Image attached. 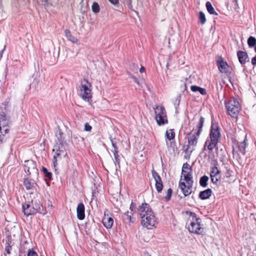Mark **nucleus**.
<instances>
[{
  "instance_id": "30",
  "label": "nucleus",
  "mask_w": 256,
  "mask_h": 256,
  "mask_svg": "<svg viewBox=\"0 0 256 256\" xmlns=\"http://www.w3.org/2000/svg\"><path fill=\"white\" fill-rule=\"evenodd\" d=\"M118 152H114V164L116 166V168H120V156L118 154Z\"/></svg>"
},
{
  "instance_id": "48",
  "label": "nucleus",
  "mask_w": 256,
  "mask_h": 256,
  "mask_svg": "<svg viewBox=\"0 0 256 256\" xmlns=\"http://www.w3.org/2000/svg\"><path fill=\"white\" fill-rule=\"evenodd\" d=\"M58 133L60 136V138H58L59 140L60 141V144H62L61 142H62V138L61 137V135L62 134V131L60 130H58Z\"/></svg>"
},
{
  "instance_id": "20",
  "label": "nucleus",
  "mask_w": 256,
  "mask_h": 256,
  "mask_svg": "<svg viewBox=\"0 0 256 256\" xmlns=\"http://www.w3.org/2000/svg\"><path fill=\"white\" fill-rule=\"evenodd\" d=\"M218 141L213 140H206V146H207V148L209 150V153L210 154L213 150L216 148V149L218 148L216 147L218 145Z\"/></svg>"
},
{
  "instance_id": "19",
  "label": "nucleus",
  "mask_w": 256,
  "mask_h": 256,
  "mask_svg": "<svg viewBox=\"0 0 256 256\" xmlns=\"http://www.w3.org/2000/svg\"><path fill=\"white\" fill-rule=\"evenodd\" d=\"M54 151L56 150L54 155V163L56 161V158H59L62 155L65 156L66 154L64 150L62 149H60V145H56L53 149Z\"/></svg>"
},
{
  "instance_id": "13",
  "label": "nucleus",
  "mask_w": 256,
  "mask_h": 256,
  "mask_svg": "<svg viewBox=\"0 0 256 256\" xmlns=\"http://www.w3.org/2000/svg\"><path fill=\"white\" fill-rule=\"evenodd\" d=\"M192 182L190 184L186 185L184 182H179V188L181 190L185 196H189L192 192Z\"/></svg>"
},
{
  "instance_id": "21",
  "label": "nucleus",
  "mask_w": 256,
  "mask_h": 256,
  "mask_svg": "<svg viewBox=\"0 0 256 256\" xmlns=\"http://www.w3.org/2000/svg\"><path fill=\"white\" fill-rule=\"evenodd\" d=\"M212 190L210 188H208L202 191L199 194V198L201 200H206L208 198L212 195Z\"/></svg>"
},
{
  "instance_id": "17",
  "label": "nucleus",
  "mask_w": 256,
  "mask_h": 256,
  "mask_svg": "<svg viewBox=\"0 0 256 256\" xmlns=\"http://www.w3.org/2000/svg\"><path fill=\"white\" fill-rule=\"evenodd\" d=\"M14 246L12 236L10 235H8L6 238L5 252L6 254H10L12 251V247Z\"/></svg>"
},
{
  "instance_id": "1",
  "label": "nucleus",
  "mask_w": 256,
  "mask_h": 256,
  "mask_svg": "<svg viewBox=\"0 0 256 256\" xmlns=\"http://www.w3.org/2000/svg\"><path fill=\"white\" fill-rule=\"evenodd\" d=\"M140 215L142 218V224L148 229H152L156 224V218L150 206L142 203L139 208Z\"/></svg>"
},
{
  "instance_id": "53",
  "label": "nucleus",
  "mask_w": 256,
  "mask_h": 256,
  "mask_svg": "<svg viewBox=\"0 0 256 256\" xmlns=\"http://www.w3.org/2000/svg\"><path fill=\"white\" fill-rule=\"evenodd\" d=\"M206 148H207V146H206V143H205L204 144V146L203 150H206Z\"/></svg>"
},
{
  "instance_id": "38",
  "label": "nucleus",
  "mask_w": 256,
  "mask_h": 256,
  "mask_svg": "<svg viewBox=\"0 0 256 256\" xmlns=\"http://www.w3.org/2000/svg\"><path fill=\"white\" fill-rule=\"evenodd\" d=\"M192 170V168L191 166L187 163H184L182 168V174H186L187 172L185 170Z\"/></svg>"
},
{
  "instance_id": "39",
  "label": "nucleus",
  "mask_w": 256,
  "mask_h": 256,
  "mask_svg": "<svg viewBox=\"0 0 256 256\" xmlns=\"http://www.w3.org/2000/svg\"><path fill=\"white\" fill-rule=\"evenodd\" d=\"M82 140V138L79 136L78 134H74L72 136V142H79L80 140Z\"/></svg>"
},
{
  "instance_id": "9",
  "label": "nucleus",
  "mask_w": 256,
  "mask_h": 256,
  "mask_svg": "<svg viewBox=\"0 0 256 256\" xmlns=\"http://www.w3.org/2000/svg\"><path fill=\"white\" fill-rule=\"evenodd\" d=\"M214 164V166H212L210 168V180L212 184L218 186L221 179L220 171L218 168V162L216 161Z\"/></svg>"
},
{
  "instance_id": "16",
  "label": "nucleus",
  "mask_w": 256,
  "mask_h": 256,
  "mask_svg": "<svg viewBox=\"0 0 256 256\" xmlns=\"http://www.w3.org/2000/svg\"><path fill=\"white\" fill-rule=\"evenodd\" d=\"M85 208L82 202L78 204L76 208V214L78 218L80 220H83L85 218Z\"/></svg>"
},
{
  "instance_id": "43",
  "label": "nucleus",
  "mask_w": 256,
  "mask_h": 256,
  "mask_svg": "<svg viewBox=\"0 0 256 256\" xmlns=\"http://www.w3.org/2000/svg\"><path fill=\"white\" fill-rule=\"evenodd\" d=\"M128 76H130V78H132V79H133V80H134V81L136 84H137L138 85H140V84L139 81L138 80V78H137L136 76H132V75L129 72H128Z\"/></svg>"
},
{
  "instance_id": "32",
  "label": "nucleus",
  "mask_w": 256,
  "mask_h": 256,
  "mask_svg": "<svg viewBox=\"0 0 256 256\" xmlns=\"http://www.w3.org/2000/svg\"><path fill=\"white\" fill-rule=\"evenodd\" d=\"M248 44L250 48H252L256 45V38L252 36L248 39Z\"/></svg>"
},
{
  "instance_id": "28",
  "label": "nucleus",
  "mask_w": 256,
  "mask_h": 256,
  "mask_svg": "<svg viewBox=\"0 0 256 256\" xmlns=\"http://www.w3.org/2000/svg\"><path fill=\"white\" fill-rule=\"evenodd\" d=\"M184 180H185L188 184H190V182H192V184H193V180H192V174L191 172H186V174H184Z\"/></svg>"
},
{
  "instance_id": "12",
  "label": "nucleus",
  "mask_w": 256,
  "mask_h": 256,
  "mask_svg": "<svg viewBox=\"0 0 256 256\" xmlns=\"http://www.w3.org/2000/svg\"><path fill=\"white\" fill-rule=\"evenodd\" d=\"M216 64L219 71L221 73H228V63L220 57V60L216 61Z\"/></svg>"
},
{
  "instance_id": "50",
  "label": "nucleus",
  "mask_w": 256,
  "mask_h": 256,
  "mask_svg": "<svg viewBox=\"0 0 256 256\" xmlns=\"http://www.w3.org/2000/svg\"><path fill=\"white\" fill-rule=\"evenodd\" d=\"M140 72L141 73H142V72H145V68L144 67H143V66H142L140 68Z\"/></svg>"
},
{
  "instance_id": "8",
  "label": "nucleus",
  "mask_w": 256,
  "mask_h": 256,
  "mask_svg": "<svg viewBox=\"0 0 256 256\" xmlns=\"http://www.w3.org/2000/svg\"><path fill=\"white\" fill-rule=\"evenodd\" d=\"M154 114L155 119L158 126H163L168 123L166 112L163 106H157L154 109Z\"/></svg>"
},
{
  "instance_id": "5",
  "label": "nucleus",
  "mask_w": 256,
  "mask_h": 256,
  "mask_svg": "<svg viewBox=\"0 0 256 256\" xmlns=\"http://www.w3.org/2000/svg\"><path fill=\"white\" fill-rule=\"evenodd\" d=\"M91 84L88 80L84 79L80 86H79V95L83 100L88 102L92 98Z\"/></svg>"
},
{
  "instance_id": "56",
  "label": "nucleus",
  "mask_w": 256,
  "mask_h": 256,
  "mask_svg": "<svg viewBox=\"0 0 256 256\" xmlns=\"http://www.w3.org/2000/svg\"><path fill=\"white\" fill-rule=\"evenodd\" d=\"M144 254H145V256H151L148 253H146V252H145Z\"/></svg>"
},
{
  "instance_id": "31",
  "label": "nucleus",
  "mask_w": 256,
  "mask_h": 256,
  "mask_svg": "<svg viewBox=\"0 0 256 256\" xmlns=\"http://www.w3.org/2000/svg\"><path fill=\"white\" fill-rule=\"evenodd\" d=\"M132 212L127 211L124 213V220L127 221L128 222H133L134 221L132 220Z\"/></svg>"
},
{
  "instance_id": "34",
  "label": "nucleus",
  "mask_w": 256,
  "mask_h": 256,
  "mask_svg": "<svg viewBox=\"0 0 256 256\" xmlns=\"http://www.w3.org/2000/svg\"><path fill=\"white\" fill-rule=\"evenodd\" d=\"M42 172L44 174V176L48 180H50L52 178V174L48 172L47 168L44 166L42 168Z\"/></svg>"
},
{
  "instance_id": "49",
  "label": "nucleus",
  "mask_w": 256,
  "mask_h": 256,
  "mask_svg": "<svg viewBox=\"0 0 256 256\" xmlns=\"http://www.w3.org/2000/svg\"><path fill=\"white\" fill-rule=\"evenodd\" d=\"M112 4H116L118 3V0H108Z\"/></svg>"
},
{
  "instance_id": "10",
  "label": "nucleus",
  "mask_w": 256,
  "mask_h": 256,
  "mask_svg": "<svg viewBox=\"0 0 256 256\" xmlns=\"http://www.w3.org/2000/svg\"><path fill=\"white\" fill-rule=\"evenodd\" d=\"M31 206H32V211L30 212L29 213H40L44 214L46 213L44 212L42 206L40 202L32 200L31 203Z\"/></svg>"
},
{
  "instance_id": "45",
  "label": "nucleus",
  "mask_w": 256,
  "mask_h": 256,
  "mask_svg": "<svg viewBox=\"0 0 256 256\" xmlns=\"http://www.w3.org/2000/svg\"><path fill=\"white\" fill-rule=\"evenodd\" d=\"M251 62L252 65L254 66H256V56H255L253 58H252Z\"/></svg>"
},
{
  "instance_id": "35",
  "label": "nucleus",
  "mask_w": 256,
  "mask_h": 256,
  "mask_svg": "<svg viewBox=\"0 0 256 256\" xmlns=\"http://www.w3.org/2000/svg\"><path fill=\"white\" fill-rule=\"evenodd\" d=\"M92 10L95 14L98 13L100 12V6L98 2H93L92 6Z\"/></svg>"
},
{
  "instance_id": "46",
  "label": "nucleus",
  "mask_w": 256,
  "mask_h": 256,
  "mask_svg": "<svg viewBox=\"0 0 256 256\" xmlns=\"http://www.w3.org/2000/svg\"><path fill=\"white\" fill-rule=\"evenodd\" d=\"M234 9L236 10L238 8V0H234Z\"/></svg>"
},
{
  "instance_id": "36",
  "label": "nucleus",
  "mask_w": 256,
  "mask_h": 256,
  "mask_svg": "<svg viewBox=\"0 0 256 256\" xmlns=\"http://www.w3.org/2000/svg\"><path fill=\"white\" fill-rule=\"evenodd\" d=\"M198 18H199L200 23L202 24H204L206 23V18L205 14L202 12H200Z\"/></svg>"
},
{
  "instance_id": "26",
  "label": "nucleus",
  "mask_w": 256,
  "mask_h": 256,
  "mask_svg": "<svg viewBox=\"0 0 256 256\" xmlns=\"http://www.w3.org/2000/svg\"><path fill=\"white\" fill-rule=\"evenodd\" d=\"M206 10L210 14H214L216 16H218V14L215 11L214 8H213L212 4L210 2H207L206 4Z\"/></svg>"
},
{
  "instance_id": "42",
  "label": "nucleus",
  "mask_w": 256,
  "mask_h": 256,
  "mask_svg": "<svg viewBox=\"0 0 256 256\" xmlns=\"http://www.w3.org/2000/svg\"><path fill=\"white\" fill-rule=\"evenodd\" d=\"M92 129V127L88 123L86 122L84 124V130L86 132H90Z\"/></svg>"
},
{
  "instance_id": "15",
  "label": "nucleus",
  "mask_w": 256,
  "mask_h": 256,
  "mask_svg": "<svg viewBox=\"0 0 256 256\" xmlns=\"http://www.w3.org/2000/svg\"><path fill=\"white\" fill-rule=\"evenodd\" d=\"M237 56L240 64L244 66L246 62H249L248 54L244 51L239 50L237 52Z\"/></svg>"
},
{
  "instance_id": "3",
  "label": "nucleus",
  "mask_w": 256,
  "mask_h": 256,
  "mask_svg": "<svg viewBox=\"0 0 256 256\" xmlns=\"http://www.w3.org/2000/svg\"><path fill=\"white\" fill-rule=\"evenodd\" d=\"M186 214L188 216L186 227L189 232L198 234H203L204 229L202 226L201 218L198 217L194 212L187 211Z\"/></svg>"
},
{
  "instance_id": "37",
  "label": "nucleus",
  "mask_w": 256,
  "mask_h": 256,
  "mask_svg": "<svg viewBox=\"0 0 256 256\" xmlns=\"http://www.w3.org/2000/svg\"><path fill=\"white\" fill-rule=\"evenodd\" d=\"M172 190L170 188H168L167 190L166 196L164 197L166 201L168 202L170 199L172 194Z\"/></svg>"
},
{
  "instance_id": "29",
  "label": "nucleus",
  "mask_w": 256,
  "mask_h": 256,
  "mask_svg": "<svg viewBox=\"0 0 256 256\" xmlns=\"http://www.w3.org/2000/svg\"><path fill=\"white\" fill-rule=\"evenodd\" d=\"M246 142L244 140L243 142H240L238 144V148L240 152L242 154H246Z\"/></svg>"
},
{
  "instance_id": "40",
  "label": "nucleus",
  "mask_w": 256,
  "mask_h": 256,
  "mask_svg": "<svg viewBox=\"0 0 256 256\" xmlns=\"http://www.w3.org/2000/svg\"><path fill=\"white\" fill-rule=\"evenodd\" d=\"M112 144V148H114L113 150H112V151L114 152L116 151L118 152V147L117 146V145L116 144V142L112 139L110 140Z\"/></svg>"
},
{
  "instance_id": "14",
  "label": "nucleus",
  "mask_w": 256,
  "mask_h": 256,
  "mask_svg": "<svg viewBox=\"0 0 256 256\" xmlns=\"http://www.w3.org/2000/svg\"><path fill=\"white\" fill-rule=\"evenodd\" d=\"M220 137V130L219 128L216 126H212L210 134V139L218 141Z\"/></svg>"
},
{
  "instance_id": "33",
  "label": "nucleus",
  "mask_w": 256,
  "mask_h": 256,
  "mask_svg": "<svg viewBox=\"0 0 256 256\" xmlns=\"http://www.w3.org/2000/svg\"><path fill=\"white\" fill-rule=\"evenodd\" d=\"M166 138L169 140L174 139L175 136V132L174 131V130L171 129L169 130H167L166 132Z\"/></svg>"
},
{
  "instance_id": "55",
  "label": "nucleus",
  "mask_w": 256,
  "mask_h": 256,
  "mask_svg": "<svg viewBox=\"0 0 256 256\" xmlns=\"http://www.w3.org/2000/svg\"><path fill=\"white\" fill-rule=\"evenodd\" d=\"M230 176V172H228L226 174V177H228V176Z\"/></svg>"
},
{
  "instance_id": "7",
  "label": "nucleus",
  "mask_w": 256,
  "mask_h": 256,
  "mask_svg": "<svg viewBox=\"0 0 256 256\" xmlns=\"http://www.w3.org/2000/svg\"><path fill=\"white\" fill-rule=\"evenodd\" d=\"M9 120L6 114L2 112L0 116V144H2L5 140V136L8 133Z\"/></svg>"
},
{
  "instance_id": "44",
  "label": "nucleus",
  "mask_w": 256,
  "mask_h": 256,
  "mask_svg": "<svg viewBox=\"0 0 256 256\" xmlns=\"http://www.w3.org/2000/svg\"><path fill=\"white\" fill-rule=\"evenodd\" d=\"M180 100V96H178L176 97V98L174 102V104L176 106V107L179 106Z\"/></svg>"
},
{
  "instance_id": "2",
  "label": "nucleus",
  "mask_w": 256,
  "mask_h": 256,
  "mask_svg": "<svg viewBox=\"0 0 256 256\" xmlns=\"http://www.w3.org/2000/svg\"><path fill=\"white\" fill-rule=\"evenodd\" d=\"M204 122V118L200 116V120L196 126V128L198 129L197 131L194 132H190L188 134L187 138L188 144V145L184 146H183L184 150L185 152L190 153V154L194 150V148L196 146L200 135L202 131Z\"/></svg>"
},
{
  "instance_id": "41",
  "label": "nucleus",
  "mask_w": 256,
  "mask_h": 256,
  "mask_svg": "<svg viewBox=\"0 0 256 256\" xmlns=\"http://www.w3.org/2000/svg\"><path fill=\"white\" fill-rule=\"evenodd\" d=\"M28 256H38L37 253L33 250H31L30 248L28 249Z\"/></svg>"
},
{
  "instance_id": "6",
  "label": "nucleus",
  "mask_w": 256,
  "mask_h": 256,
  "mask_svg": "<svg viewBox=\"0 0 256 256\" xmlns=\"http://www.w3.org/2000/svg\"><path fill=\"white\" fill-rule=\"evenodd\" d=\"M24 168L28 176L30 178H38V171L36 168V162L33 160H26L24 162Z\"/></svg>"
},
{
  "instance_id": "24",
  "label": "nucleus",
  "mask_w": 256,
  "mask_h": 256,
  "mask_svg": "<svg viewBox=\"0 0 256 256\" xmlns=\"http://www.w3.org/2000/svg\"><path fill=\"white\" fill-rule=\"evenodd\" d=\"M190 89L194 92H198L202 95H206V90L198 86H192Z\"/></svg>"
},
{
  "instance_id": "18",
  "label": "nucleus",
  "mask_w": 256,
  "mask_h": 256,
  "mask_svg": "<svg viewBox=\"0 0 256 256\" xmlns=\"http://www.w3.org/2000/svg\"><path fill=\"white\" fill-rule=\"evenodd\" d=\"M28 176L25 178L24 180V184L27 190H32L34 188V180Z\"/></svg>"
},
{
  "instance_id": "58",
  "label": "nucleus",
  "mask_w": 256,
  "mask_h": 256,
  "mask_svg": "<svg viewBox=\"0 0 256 256\" xmlns=\"http://www.w3.org/2000/svg\"><path fill=\"white\" fill-rule=\"evenodd\" d=\"M24 244H28V242H24Z\"/></svg>"
},
{
  "instance_id": "27",
  "label": "nucleus",
  "mask_w": 256,
  "mask_h": 256,
  "mask_svg": "<svg viewBox=\"0 0 256 256\" xmlns=\"http://www.w3.org/2000/svg\"><path fill=\"white\" fill-rule=\"evenodd\" d=\"M209 180V178L207 176H203L200 178V184L203 188H206L208 186V182Z\"/></svg>"
},
{
  "instance_id": "4",
  "label": "nucleus",
  "mask_w": 256,
  "mask_h": 256,
  "mask_svg": "<svg viewBox=\"0 0 256 256\" xmlns=\"http://www.w3.org/2000/svg\"><path fill=\"white\" fill-rule=\"evenodd\" d=\"M228 114L233 118H236L240 109V105L239 102L234 98H232L224 102Z\"/></svg>"
},
{
  "instance_id": "47",
  "label": "nucleus",
  "mask_w": 256,
  "mask_h": 256,
  "mask_svg": "<svg viewBox=\"0 0 256 256\" xmlns=\"http://www.w3.org/2000/svg\"><path fill=\"white\" fill-rule=\"evenodd\" d=\"M5 48H6V46H4V48L0 52V60L2 59V57L4 52L5 50Z\"/></svg>"
},
{
  "instance_id": "25",
  "label": "nucleus",
  "mask_w": 256,
  "mask_h": 256,
  "mask_svg": "<svg viewBox=\"0 0 256 256\" xmlns=\"http://www.w3.org/2000/svg\"><path fill=\"white\" fill-rule=\"evenodd\" d=\"M65 35L68 38V40L73 43H76L78 42V39L72 35L70 31L68 30H64Z\"/></svg>"
},
{
  "instance_id": "22",
  "label": "nucleus",
  "mask_w": 256,
  "mask_h": 256,
  "mask_svg": "<svg viewBox=\"0 0 256 256\" xmlns=\"http://www.w3.org/2000/svg\"><path fill=\"white\" fill-rule=\"evenodd\" d=\"M114 223V220L112 218L109 216H105L102 220V224L106 228H112Z\"/></svg>"
},
{
  "instance_id": "54",
  "label": "nucleus",
  "mask_w": 256,
  "mask_h": 256,
  "mask_svg": "<svg viewBox=\"0 0 256 256\" xmlns=\"http://www.w3.org/2000/svg\"><path fill=\"white\" fill-rule=\"evenodd\" d=\"M132 66H133L134 68H136V70H137L138 68V67L137 66H136L134 64H132Z\"/></svg>"
},
{
  "instance_id": "11",
  "label": "nucleus",
  "mask_w": 256,
  "mask_h": 256,
  "mask_svg": "<svg viewBox=\"0 0 256 256\" xmlns=\"http://www.w3.org/2000/svg\"><path fill=\"white\" fill-rule=\"evenodd\" d=\"M152 172V176L155 180L156 190L158 192H160L163 188V184L161 178L158 174L154 170H153Z\"/></svg>"
},
{
  "instance_id": "23",
  "label": "nucleus",
  "mask_w": 256,
  "mask_h": 256,
  "mask_svg": "<svg viewBox=\"0 0 256 256\" xmlns=\"http://www.w3.org/2000/svg\"><path fill=\"white\" fill-rule=\"evenodd\" d=\"M32 211V206L30 204H22V212L24 215L27 216L34 214L36 213H29L30 212Z\"/></svg>"
},
{
  "instance_id": "59",
  "label": "nucleus",
  "mask_w": 256,
  "mask_h": 256,
  "mask_svg": "<svg viewBox=\"0 0 256 256\" xmlns=\"http://www.w3.org/2000/svg\"><path fill=\"white\" fill-rule=\"evenodd\" d=\"M2 132L3 134H4V130H2Z\"/></svg>"
},
{
  "instance_id": "57",
  "label": "nucleus",
  "mask_w": 256,
  "mask_h": 256,
  "mask_svg": "<svg viewBox=\"0 0 256 256\" xmlns=\"http://www.w3.org/2000/svg\"><path fill=\"white\" fill-rule=\"evenodd\" d=\"M254 51L256 52V45L254 46Z\"/></svg>"
},
{
  "instance_id": "52",
  "label": "nucleus",
  "mask_w": 256,
  "mask_h": 256,
  "mask_svg": "<svg viewBox=\"0 0 256 256\" xmlns=\"http://www.w3.org/2000/svg\"><path fill=\"white\" fill-rule=\"evenodd\" d=\"M134 208V206H133L132 203L130 206V209L131 210L130 212H132V209Z\"/></svg>"
},
{
  "instance_id": "51",
  "label": "nucleus",
  "mask_w": 256,
  "mask_h": 256,
  "mask_svg": "<svg viewBox=\"0 0 256 256\" xmlns=\"http://www.w3.org/2000/svg\"><path fill=\"white\" fill-rule=\"evenodd\" d=\"M170 59H171V57L170 56L169 58H168V62H167V64H166V67L168 68V67L169 66V64H170Z\"/></svg>"
}]
</instances>
